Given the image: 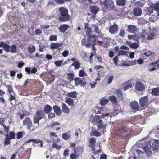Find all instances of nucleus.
<instances>
[{"label":"nucleus","instance_id":"nucleus-1","mask_svg":"<svg viewBox=\"0 0 159 159\" xmlns=\"http://www.w3.org/2000/svg\"><path fill=\"white\" fill-rule=\"evenodd\" d=\"M141 37L147 40H152L157 36V34L155 29L143 30L142 31Z\"/></svg>","mask_w":159,"mask_h":159},{"label":"nucleus","instance_id":"nucleus-2","mask_svg":"<svg viewBox=\"0 0 159 159\" xmlns=\"http://www.w3.org/2000/svg\"><path fill=\"white\" fill-rule=\"evenodd\" d=\"M59 13L60 16L59 19L61 21H65L68 20L70 18L68 14V10L64 7H61L59 8Z\"/></svg>","mask_w":159,"mask_h":159},{"label":"nucleus","instance_id":"nucleus-3","mask_svg":"<svg viewBox=\"0 0 159 159\" xmlns=\"http://www.w3.org/2000/svg\"><path fill=\"white\" fill-rule=\"evenodd\" d=\"M0 47H2L4 50L7 52L15 53L16 52V47L15 45L9 46L3 41H1L0 43Z\"/></svg>","mask_w":159,"mask_h":159},{"label":"nucleus","instance_id":"nucleus-4","mask_svg":"<svg viewBox=\"0 0 159 159\" xmlns=\"http://www.w3.org/2000/svg\"><path fill=\"white\" fill-rule=\"evenodd\" d=\"M44 114L42 110H40L37 112L34 115V123H38L39 125V122L40 120L44 118Z\"/></svg>","mask_w":159,"mask_h":159},{"label":"nucleus","instance_id":"nucleus-5","mask_svg":"<svg viewBox=\"0 0 159 159\" xmlns=\"http://www.w3.org/2000/svg\"><path fill=\"white\" fill-rule=\"evenodd\" d=\"M101 4H103L106 8L113 9L114 8V5L113 2L111 0H105L103 2L99 0Z\"/></svg>","mask_w":159,"mask_h":159},{"label":"nucleus","instance_id":"nucleus-6","mask_svg":"<svg viewBox=\"0 0 159 159\" xmlns=\"http://www.w3.org/2000/svg\"><path fill=\"white\" fill-rule=\"evenodd\" d=\"M148 144L151 146L153 151L157 152L159 150V141L155 140L153 143L148 142Z\"/></svg>","mask_w":159,"mask_h":159},{"label":"nucleus","instance_id":"nucleus-7","mask_svg":"<svg viewBox=\"0 0 159 159\" xmlns=\"http://www.w3.org/2000/svg\"><path fill=\"white\" fill-rule=\"evenodd\" d=\"M145 85L139 81H136L135 84V89L138 91H142L145 89Z\"/></svg>","mask_w":159,"mask_h":159},{"label":"nucleus","instance_id":"nucleus-8","mask_svg":"<svg viewBox=\"0 0 159 159\" xmlns=\"http://www.w3.org/2000/svg\"><path fill=\"white\" fill-rule=\"evenodd\" d=\"M139 29L135 26L132 25H129L127 26V31L129 32L132 34L136 33L138 30Z\"/></svg>","mask_w":159,"mask_h":159},{"label":"nucleus","instance_id":"nucleus-9","mask_svg":"<svg viewBox=\"0 0 159 159\" xmlns=\"http://www.w3.org/2000/svg\"><path fill=\"white\" fill-rule=\"evenodd\" d=\"M148 100L147 96H144L140 98L139 101L140 106L142 107L146 106L148 104Z\"/></svg>","mask_w":159,"mask_h":159},{"label":"nucleus","instance_id":"nucleus-10","mask_svg":"<svg viewBox=\"0 0 159 159\" xmlns=\"http://www.w3.org/2000/svg\"><path fill=\"white\" fill-rule=\"evenodd\" d=\"M23 124L24 125L27 126V128L30 130V127L32 126V122L30 118L27 117L23 121Z\"/></svg>","mask_w":159,"mask_h":159},{"label":"nucleus","instance_id":"nucleus-11","mask_svg":"<svg viewBox=\"0 0 159 159\" xmlns=\"http://www.w3.org/2000/svg\"><path fill=\"white\" fill-rule=\"evenodd\" d=\"M95 36L92 35L89 36L87 38L88 43L89 44H86V47L89 48L94 42Z\"/></svg>","mask_w":159,"mask_h":159},{"label":"nucleus","instance_id":"nucleus-12","mask_svg":"<svg viewBox=\"0 0 159 159\" xmlns=\"http://www.w3.org/2000/svg\"><path fill=\"white\" fill-rule=\"evenodd\" d=\"M118 28L117 25L114 24L109 28V32L111 34H114L117 32Z\"/></svg>","mask_w":159,"mask_h":159},{"label":"nucleus","instance_id":"nucleus-13","mask_svg":"<svg viewBox=\"0 0 159 159\" xmlns=\"http://www.w3.org/2000/svg\"><path fill=\"white\" fill-rule=\"evenodd\" d=\"M130 106L131 109L134 110L135 111L138 110L139 106L137 102L134 101L130 103Z\"/></svg>","mask_w":159,"mask_h":159},{"label":"nucleus","instance_id":"nucleus-14","mask_svg":"<svg viewBox=\"0 0 159 159\" xmlns=\"http://www.w3.org/2000/svg\"><path fill=\"white\" fill-rule=\"evenodd\" d=\"M60 139L57 138V139L53 141L52 147L53 148H55L57 149H60L62 146L61 145L57 144V143L60 141Z\"/></svg>","mask_w":159,"mask_h":159},{"label":"nucleus","instance_id":"nucleus-15","mask_svg":"<svg viewBox=\"0 0 159 159\" xmlns=\"http://www.w3.org/2000/svg\"><path fill=\"white\" fill-rule=\"evenodd\" d=\"M69 25L66 24H63L61 25L59 27V30L61 33H64L68 28Z\"/></svg>","mask_w":159,"mask_h":159},{"label":"nucleus","instance_id":"nucleus-16","mask_svg":"<svg viewBox=\"0 0 159 159\" xmlns=\"http://www.w3.org/2000/svg\"><path fill=\"white\" fill-rule=\"evenodd\" d=\"M83 151V148L80 146L76 147L74 150V152L78 155L82 154Z\"/></svg>","mask_w":159,"mask_h":159},{"label":"nucleus","instance_id":"nucleus-17","mask_svg":"<svg viewBox=\"0 0 159 159\" xmlns=\"http://www.w3.org/2000/svg\"><path fill=\"white\" fill-rule=\"evenodd\" d=\"M151 93L154 95L158 96L159 95V87L155 88L150 89Z\"/></svg>","mask_w":159,"mask_h":159},{"label":"nucleus","instance_id":"nucleus-18","mask_svg":"<svg viewBox=\"0 0 159 159\" xmlns=\"http://www.w3.org/2000/svg\"><path fill=\"white\" fill-rule=\"evenodd\" d=\"M142 10L139 8H136L133 10V14L135 16H139L141 14Z\"/></svg>","mask_w":159,"mask_h":159},{"label":"nucleus","instance_id":"nucleus-19","mask_svg":"<svg viewBox=\"0 0 159 159\" xmlns=\"http://www.w3.org/2000/svg\"><path fill=\"white\" fill-rule=\"evenodd\" d=\"M90 11L94 14V16L95 17V15L99 11V9L97 7L93 6L90 8Z\"/></svg>","mask_w":159,"mask_h":159},{"label":"nucleus","instance_id":"nucleus-20","mask_svg":"<svg viewBox=\"0 0 159 159\" xmlns=\"http://www.w3.org/2000/svg\"><path fill=\"white\" fill-rule=\"evenodd\" d=\"M95 125L99 129L103 128L105 126V125L103 124V121L102 120H99L98 121L95 123Z\"/></svg>","mask_w":159,"mask_h":159},{"label":"nucleus","instance_id":"nucleus-21","mask_svg":"<svg viewBox=\"0 0 159 159\" xmlns=\"http://www.w3.org/2000/svg\"><path fill=\"white\" fill-rule=\"evenodd\" d=\"M70 133V132L69 131L63 133L62 135V138L65 140H68L71 136Z\"/></svg>","mask_w":159,"mask_h":159},{"label":"nucleus","instance_id":"nucleus-22","mask_svg":"<svg viewBox=\"0 0 159 159\" xmlns=\"http://www.w3.org/2000/svg\"><path fill=\"white\" fill-rule=\"evenodd\" d=\"M123 89L125 91L127 90L130 87H132V85L129 81L126 82L123 84Z\"/></svg>","mask_w":159,"mask_h":159},{"label":"nucleus","instance_id":"nucleus-23","mask_svg":"<svg viewBox=\"0 0 159 159\" xmlns=\"http://www.w3.org/2000/svg\"><path fill=\"white\" fill-rule=\"evenodd\" d=\"M53 109L57 115L58 116L60 115L61 113V111L58 106L56 105L54 106Z\"/></svg>","mask_w":159,"mask_h":159},{"label":"nucleus","instance_id":"nucleus-24","mask_svg":"<svg viewBox=\"0 0 159 159\" xmlns=\"http://www.w3.org/2000/svg\"><path fill=\"white\" fill-rule=\"evenodd\" d=\"M65 102L68 104L69 106H70L72 107L74 106V102L73 99L69 98H65Z\"/></svg>","mask_w":159,"mask_h":159},{"label":"nucleus","instance_id":"nucleus-25","mask_svg":"<svg viewBox=\"0 0 159 159\" xmlns=\"http://www.w3.org/2000/svg\"><path fill=\"white\" fill-rule=\"evenodd\" d=\"M93 30L94 32L96 34H101V30H100L98 27L96 25H93L92 26Z\"/></svg>","mask_w":159,"mask_h":159},{"label":"nucleus","instance_id":"nucleus-26","mask_svg":"<svg viewBox=\"0 0 159 159\" xmlns=\"http://www.w3.org/2000/svg\"><path fill=\"white\" fill-rule=\"evenodd\" d=\"M61 43H52L50 45V47L52 49H53L57 48L58 47L61 46Z\"/></svg>","mask_w":159,"mask_h":159},{"label":"nucleus","instance_id":"nucleus-27","mask_svg":"<svg viewBox=\"0 0 159 159\" xmlns=\"http://www.w3.org/2000/svg\"><path fill=\"white\" fill-rule=\"evenodd\" d=\"M109 99L111 101L113 104L116 105L117 103L116 98L114 96H112L109 97Z\"/></svg>","mask_w":159,"mask_h":159},{"label":"nucleus","instance_id":"nucleus-28","mask_svg":"<svg viewBox=\"0 0 159 159\" xmlns=\"http://www.w3.org/2000/svg\"><path fill=\"white\" fill-rule=\"evenodd\" d=\"M143 149L148 155H150L152 154V151L149 147L147 146L144 147H143Z\"/></svg>","mask_w":159,"mask_h":159},{"label":"nucleus","instance_id":"nucleus-29","mask_svg":"<svg viewBox=\"0 0 159 159\" xmlns=\"http://www.w3.org/2000/svg\"><path fill=\"white\" fill-rule=\"evenodd\" d=\"M78 93L75 91L71 92L68 93L67 95L72 98H75L76 97Z\"/></svg>","mask_w":159,"mask_h":159},{"label":"nucleus","instance_id":"nucleus-30","mask_svg":"<svg viewBox=\"0 0 159 159\" xmlns=\"http://www.w3.org/2000/svg\"><path fill=\"white\" fill-rule=\"evenodd\" d=\"M62 110L64 113L68 114L69 112V109H68L66 105L64 103L62 104Z\"/></svg>","mask_w":159,"mask_h":159},{"label":"nucleus","instance_id":"nucleus-31","mask_svg":"<svg viewBox=\"0 0 159 159\" xmlns=\"http://www.w3.org/2000/svg\"><path fill=\"white\" fill-rule=\"evenodd\" d=\"M52 109L51 106L48 105H47L44 108V111L45 113L48 114L51 111Z\"/></svg>","mask_w":159,"mask_h":159},{"label":"nucleus","instance_id":"nucleus-32","mask_svg":"<svg viewBox=\"0 0 159 159\" xmlns=\"http://www.w3.org/2000/svg\"><path fill=\"white\" fill-rule=\"evenodd\" d=\"M91 136L98 137L101 136V134L100 132L97 131L92 130L91 132Z\"/></svg>","mask_w":159,"mask_h":159},{"label":"nucleus","instance_id":"nucleus-33","mask_svg":"<svg viewBox=\"0 0 159 159\" xmlns=\"http://www.w3.org/2000/svg\"><path fill=\"white\" fill-rule=\"evenodd\" d=\"M109 102L108 100L105 98H102L100 101V103L102 106H104L107 104Z\"/></svg>","mask_w":159,"mask_h":159},{"label":"nucleus","instance_id":"nucleus-34","mask_svg":"<svg viewBox=\"0 0 159 159\" xmlns=\"http://www.w3.org/2000/svg\"><path fill=\"white\" fill-rule=\"evenodd\" d=\"M35 50V47L33 45H30L28 47V51L30 54H32L34 52Z\"/></svg>","mask_w":159,"mask_h":159},{"label":"nucleus","instance_id":"nucleus-35","mask_svg":"<svg viewBox=\"0 0 159 159\" xmlns=\"http://www.w3.org/2000/svg\"><path fill=\"white\" fill-rule=\"evenodd\" d=\"M150 6L151 8H152L153 9L155 10L156 11L159 8V4L158 3L152 4Z\"/></svg>","mask_w":159,"mask_h":159},{"label":"nucleus","instance_id":"nucleus-36","mask_svg":"<svg viewBox=\"0 0 159 159\" xmlns=\"http://www.w3.org/2000/svg\"><path fill=\"white\" fill-rule=\"evenodd\" d=\"M145 2H142L140 1H137L135 2L134 5L135 7H142L143 6Z\"/></svg>","mask_w":159,"mask_h":159},{"label":"nucleus","instance_id":"nucleus-37","mask_svg":"<svg viewBox=\"0 0 159 159\" xmlns=\"http://www.w3.org/2000/svg\"><path fill=\"white\" fill-rule=\"evenodd\" d=\"M101 116H100L98 115L96 116L93 118L92 120V122H95L96 123L99 120H101Z\"/></svg>","mask_w":159,"mask_h":159},{"label":"nucleus","instance_id":"nucleus-38","mask_svg":"<svg viewBox=\"0 0 159 159\" xmlns=\"http://www.w3.org/2000/svg\"><path fill=\"white\" fill-rule=\"evenodd\" d=\"M96 140L94 138H91L89 140L90 147H93L96 143Z\"/></svg>","mask_w":159,"mask_h":159},{"label":"nucleus","instance_id":"nucleus-39","mask_svg":"<svg viewBox=\"0 0 159 159\" xmlns=\"http://www.w3.org/2000/svg\"><path fill=\"white\" fill-rule=\"evenodd\" d=\"M11 139L9 138V136L8 134H7L4 139V144L5 145L6 144H9L11 142L10 140Z\"/></svg>","mask_w":159,"mask_h":159},{"label":"nucleus","instance_id":"nucleus-40","mask_svg":"<svg viewBox=\"0 0 159 159\" xmlns=\"http://www.w3.org/2000/svg\"><path fill=\"white\" fill-rule=\"evenodd\" d=\"M75 84L77 86L80 84L82 82L81 79L79 78H75Z\"/></svg>","mask_w":159,"mask_h":159},{"label":"nucleus","instance_id":"nucleus-41","mask_svg":"<svg viewBox=\"0 0 159 159\" xmlns=\"http://www.w3.org/2000/svg\"><path fill=\"white\" fill-rule=\"evenodd\" d=\"M125 2L126 0H117L116 3L118 5L123 6L125 5Z\"/></svg>","mask_w":159,"mask_h":159},{"label":"nucleus","instance_id":"nucleus-42","mask_svg":"<svg viewBox=\"0 0 159 159\" xmlns=\"http://www.w3.org/2000/svg\"><path fill=\"white\" fill-rule=\"evenodd\" d=\"M71 65L74 66L75 69H78L80 67V63L78 61H75Z\"/></svg>","mask_w":159,"mask_h":159},{"label":"nucleus","instance_id":"nucleus-43","mask_svg":"<svg viewBox=\"0 0 159 159\" xmlns=\"http://www.w3.org/2000/svg\"><path fill=\"white\" fill-rule=\"evenodd\" d=\"M82 132L80 129H78L75 130V135L78 137L79 135H81Z\"/></svg>","mask_w":159,"mask_h":159},{"label":"nucleus","instance_id":"nucleus-44","mask_svg":"<svg viewBox=\"0 0 159 159\" xmlns=\"http://www.w3.org/2000/svg\"><path fill=\"white\" fill-rule=\"evenodd\" d=\"M7 87L8 89V92L10 94H15L12 88V87H11L10 85H7Z\"/></svg>","mask_w":159,"mask_h":159},{"label":"nucleus","instance_id":"nucleus-45","mask_svg":"<svg viewBox=\"0 0 159 159\" xmlns=\"http://www.w3.org/2000/svg\"><path fill=\"white\" fill-rule=\"evenodd\" d=\"M139 47V44L135 42L132 43L130 45V47L132 48L136 49Z\"/></svg>","mask_w":159,"mask_h":159},{"label":"nucleus","instance_id":"nucleus-46","mask_svg":"<svg viewBox=\"0 0 159 159\" xmlns=\"http://www.w3.org/2000/svg\"><path fill=\"white\" fill-rule=\"evenodd\" d=\"M115 94L117 95L118 97H121V98H122L123 95L121 91L117 90L115 92Z\"/></svg>","mask_w":159,"mask_h":159},{"label":"nucleus","instance_id":"nucleus-47","mask_svg":"<svg viewBox=\"0 0 159 159\" xmlns=\"http://www.w3.org/2000/svg\"><path fill=\"white\" fill-rule=\"evenodd\" d=\"M79 75L80 77H83L87 76V74L84 70H81L79 71Z\"/></svg>","mask_w":159,"mask_h":159},{"label":"nucleus","instance_id":"nucleus-48","mask_svg":"<svg viewBox=\"0 0 159 159\" xmlns=\"http://www.w3.org/2000/svg\"><path fill=\"white\" fill-rule=\"evenodd\" d=\"M154 54V52L151 51H149L144 53L143 55L147 57H148L151 55H153Z\"/></svg>","mask_w":159,"mask_h":159},{"label":"nucleus","instance_id":"nucleus-49","mask_svg":"<svg viewBox=\"0 0 159 159\" xmlns=\"http://www.w3.org/2000/svg\"><path fill=\"white\" fill-rule=\"evenodd\" d=\"M78 155H76L74 152V153H72L70 155V158L71 159H76L77 157H78Z\"/></svg>","mask_w":159,"mask_h":159},{"label":"nucleus","instance_id":"nucleus-50","mask_svg":"<svg viewBox=\"0 0 159 159\" xmlns=\"http://www.w3.org/2000/svg\"><path fill=\"white\" fill-rule=\"evenodd\" d=\"M9 138L11 139H15V134L13 132H10L9 134Z\"/></svg>","mask_w":159,"mask_h":159},{"label":"nucleus","instance_id":"nucleus-51","mask_svg":"<svg viewBox=\"0 0 159 159\" xmlns=\"http://www.w3.org/2000/svg\"><path fill=\"white\" fill-rule=\"evenodd\" d=\"M125 34V32L124 30H121L119 32V35L121 37H123Z\"/></svg>","mask_w":159,"mask_h":159},{"label":"nucleus","instance_id":"nucleus-52","mask_svg":"<svg viewBox=\"0 0 159 159\" xmlns=\"http://www.w3.org/2000/svg\"><path fill=\"white\" fill-rule=\"evenodd\" d=\"M118 56L125 55L126 53V51L122 50H119L118 52Z\"/></svg>","mask_w":159,"mask_h":159},{"label":"nucleus","instance_id":"nucleus-53","mask_svg":"<svg viewBox=\"0 0 159 159\" xmlns=\"http://www.w3.org/2000/svg\"><path fill=\"white\" fill-rule=\"evenodd\" d=\"M81 43L83 45L85 46L86 47V44H89L88 43V40H86L85 38H83L81 41Z\"/></svg>","mask_w":159,"mask_h":159},{"label":"nucleus","instance_id":"nucleus-54","mask_svg":"<svg viewBox=\"0 0 159 159\" xmlns=\"http://www.w3.org/2000/svg\"><path fill=\"white\" fill-rule=\"evenodd\" d=\"M69 150L68 149L65 150L63 153V155L64 157H66L68 156L69 155Z\"/></svg>","mask_w":159,"mask_h":159},{"label":"nucleus","instance_id":"nucleus-55","mask_svg":"<svg viewBox=\"0 0 159 159\" xmlns=\"http://www.w3.org/2000/svg\"><path fill=\"white\" fill-rule=\"evenodd\" d=\"M68 78L70 80H72L74 78V75L73 74L69 73L67 75Z\"/></svg>","mask_w":159,"mask_h":159},{"label":"nucleus","instance_id":"nucleus-56","mask_svg":"<svg viewBox=\"0 0 159 159\" xmlns=\"http://www.w3.org/2000/svg\"><path fill=\"white\" fill-rule=\"evenodd\" d=\"M60 125V123L57 122H55L51 123L50 125V126L51 127H52L54 126H55L56 125Z\"/></svg>","mask_w":159,"mask_h":159},{"label":"nucleus","instance_id":"nucleus-57","mask_svg":"<svg viewBox=\"0 0 159 159\" xmlns=\"http://www.w3.org/2000/svg\"><path fill=\"white\" fill-rule=\"evenodd\" d=\"M103 118H104L106 120H107V118L109 117L110 118H111V116H110V114L109 113H106L105 114H103L102 115Z\"/></svg>","mask_w":159,"mask_h":159},{"label":"nucleus","instance_id":"nucleus-58","mask_svg":"<svg viewBox=\"0 0 159 159\" xmlns=\"http://www.w3.org/2000/svg\"><path fill=\"white\" fill-rule=\"evenodd\" d=\"M62 62V61H57L55 62L54 64L57 66H59L61 65Z\"/></svg>","mask_w":159,"mask_h":159},{"label":"nucleus","instance_id":"nucleus-59","mask_svg":"<svg viewBox=\"0 0 159 159\" xmlns=\"http://www.w3.org/2000/svg\"><path fill=\"white\" fill-rule=\"evenodd\" d=\"M14 94H10V96L9 97V100L10 102H11L13 100H15V98L14 96Z\"/></svg>","mask_w":159,"mask_h":159},{"label":"nucleus","instance_id":"nucleus-60","mask_svg":"<svg viewBox=\"0 0 159 159\" xmlns=\"http://www.w3.org/2000/svg\"><path fill=\"white\" fill-rule=\"evenodd\" d=\"M113 76H109L107 79V83L108 84H109L111 83L113 79Z\"/></svg>","mask_w":159,"mask_h":159},{"label":"nucleus","instance_id":"nucleus-61","mask_svg":"<svg viewBox=\"0 0 159 159\" xmlns=\"http://www.w3.org/2000/svg\"><path fill=\"white\" fill-rule=\"evenodd\" d=\"M56 36L55 35H51L49 37V40L50 41H56Z\"/></svg>","mask_w":159,"mask_h":159},{"label":"nucleus","instance_id":"nucleus-62","mask_svg":"<svg viewBox=\"0 0 159 159\" xmlns=\"http://www.w3.org/2000/svg\"><path fill=\"white\" fill-rule=\"evenodd\" d=\"M69 54V52L67 50L64 51L62 53V56L64 57H67Z\"/></svg>","mask_w":159,"mask_h":159},{"label":"nucleus","instance_id":"nucleus-63","mask_svg":"<svg viewBox=\"0 0 159 159\" xmlns=\"http://www.w3.org/2000/svg\"><path fill=\"white\" fill-rule=\"evenodd\" d=\"M118 57L116 56L113 59V61L115 65H116L118 63Z\"/></svg>","mask_w":159,"mask_h":159},{"label":"nucleus","instance_id":"nucleus-64","mask_svg":"<svg viewBox=\"0 0 159 159\" xmlns=\"http://www.w3.org/2000/svg\"><path fill=\"white\" fill-rule=\"evenodd\" d=\"M42 32V30H40L39 29H36L35 30V34L36 35H38L39 34H41Z\"/></svg>","mask_w":159,"mask_h":159}]
</instances>
